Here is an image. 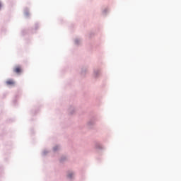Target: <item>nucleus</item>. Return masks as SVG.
I'll use <instances>...</instances> for the list:
<instances>
[{"mask_svg": "<svg viewBox=\"0 0 181 181\" xmlns=\"http://www.w3.org/2000/svg\"><path fill=\"white\" fill-rule=\"evenodd\" d=\"M13 72L16 74H21L22 73V67L21 66H16L13 68Z\"/></svg>", "mask_w": 181, "mask_h": 181, "instance_id": "f257e3e1", "label": "nucleus"}, {"mask_svg": "<svg viewBox=\"0 0 181 181\" xmlns=\"http://www.w3.org/2000/svg\"><path fill=\"white\" fill-rule=\"evenodd\" d=\"M6 83L7 86H15V82L12 79H8L6 81Z\"/></svg>", "mask_w": 181, "mask_h": 181, "instance_id": "f03ea898", "label": "nucleus"}, {"mask_svg": "<svg viewBox=\"0 0 181 181\" xmlns=\"http://www.w3.org/2000/svg\"><path fill=\"white\" fill-rule=\"evenodd\" d=\"M71 176H73V173L69 174L68 177L71 178Z\"/></svg>", "mask_w": 181, "mask_h": 181, "instance_id": "7ed1b4c3", "label": "nucleus"}]
</instances>
